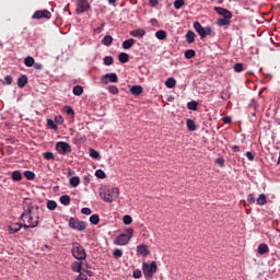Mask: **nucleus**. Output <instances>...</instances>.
<instances>
[{"mask_svg":"<svg viewBox=\"0 0 280 280\" xmlns=\"http://www.w3.org/2000/svg\"><path fill=\"white\" fill-rule=\"evenodd\" d=\"M40 222V207L36 205L31 198H25L23 201V212L20 217V222L12 223L9 226V232L19 233L20 229H36Z\"/></svg>","mask_w":280,"mask_h":280,"instance_id":"1","label":"nucleus"},{"mask_svg":"<svg viewBox=\"0 0 280 280\" xmlns=\"http://www.w3.org/2000/svg\"><path fill=\"white\" fill-rule=\"evenodd\" d=\"M71 254L78 261L86 259V249L78 242L72 243Z\"/></svg>","mask_w":280,"mask_h":280,"instance_id":"2","label":"nucleus"},{"mask_svg":"<svg viewBox=\"0 0 280 280\" xmlns=\"http://www.w3.org/2000/svg\"><path fill=\"white\" fill-rule=\"evenodd\" d=\"M101 198L104 202H114V200L119 198V188H107L101 192Z\"/></svg>","mask_w":280,"mask_h":280,"instance_id":"3","label":"nucleus"},{"mask_svg":"<svg viewBox=\"0 0 280 280\" xmlns=\"http://www.w3.org/2000/svg\"><path fill=\"white\" fill-rule=\"evenodd\" d=\"M158 269L159 267L156 266V261H152L151 264L143 262L142 272L144 279H152V277H154V272H156Z\"/></svg>","mask_w":280,"mask_h":280,"instance_id":"4","label":"nucleus"},{"mask_svg":"<svg viewBox=\"0 0 280 280\" xmlns=\"http://www.w3.org/2000/svg\"><path fill=\"white\" fill-rule=\"evenodd\" d=\"M194 28L197 34H199L200 38H207V36H211V34H213V30H211V26L203 27L200 22H195Z\"/></svg>","mask_w":280,"mask_h":280,"instance_id":"5","label":"nucleus"},{"mask_svg":"<svg viewBox=\"0 0 280 280\" xmlns=\"http://www.w3.org/2000/svg\"><path fill=\"white\" fill-rule=\"evenodd\" d=\"M69 226L70 229H73L74 231H86V222L80 221V219L70 218L69 220Z\"/></svg>","mask_w":280,"mask_h":280,"instance_id":"6","label":"nucleus"},{"mask_svg":"<svg viewBox=\"0 0 280 280\" xmlns=\"http://www.w3.org/2000/svg\"><path fill=\"white\" fill-rule=\"evenodd\" d=\"M89 10H91L89 0H77V14H84V12H89Z\"/></svg>","mask_w":280,"mask_h":280,"instance_id":"7","label":"nucleus"},{"mask_svg":"<svg viewBox=\"0 0 280 280\" xmlns=\"http://www.w3.org/2000/svg\"><path fill=\"white\" fill-rule=\"evenodd\" d=\"M101 82L103 84H108V82L117 83L119 82V78L117 77V73H106L101 78Z\"/></svg>","mask_w":280,"mask_h":280,"instance_id":"8","label":"nucleus"},{"mask_svg":"<svg viewBox=\"0 0 280 280\" xmlns=\"http://www.w3.org/2000/svg\"><path fill=\"white\" fill-rule=\"evenodd\" d=\"M56 150L60 154H69V152H71V144L62 141L57 142Z\"/></svg>","mask_w":280,"mask_h":280,"instance_id":"9","label":"nucleus"},{"mask_svg":"<svg viewBox=\"0 0 280 280\" xmlns=\"http://www.w3.org/2000/svg\"><path fill=\"white\" fill-rule=\"evenodd\" d=\"M114 244L116 246H128L130 244V237L126 236V234H120L115 238Z\"/></svg>","mask_w":280,"mask_h":280,"instance_id":"10","label":"nucleus"},{"mask_svg":"<svg viewBox=\"0 0 280 280\" xmlns=\"http://www.w3.org/2000/svg\"><path fill=\"white\" fill-rule=\"evenodd\" d=\"M32 19L40 20V19H51V12L48 10H38L32 15Z\"/></svg>","mask_w":280,"mask_h":280,"instance_id":"11","label":"nucleus"},{"mask_svg":"<svg viewBox=\"0 0 280 280\" xmlns=\"http://www.w3.org/2000/svg\"><path fill=\"white\" fill-rule=\"evenodd\" d=\"M214 12H217V14H220V16H223V19H233V13L222 7H214Z\"/></svg>","mask_w":280,"mask_h":280,"instance_id":"12","label":"nucleus"},{"mask_svg":"<svg viewBox=\"0 0 280 280\" xmlns=\"http://www.w3.org/2000/svg\"><path fill=\"white\" fill-rule=\"evenodd\" d=\"M137 253L139 255H142V257H148L150 255V250L148 249V245L145 244H140L137 246Z\"/></svg>","mask_w":280,"mask_h":280,"instance_id":"13","label":"nucleus"},{"mask_svg":"<svg viewBox=\"0 0 280 280\" xmlns=\"http://www.w3.org/2000/svg\"><path fill=\"white\" fill-rule=\"evenodd\" d=\"M129 35L132 36L133 38H143L145 36V30L143 28H138L129 32Z\"/></svg>","mask_w":280,"mask_h":280,"instance_id":"14","label":"nucleus"},{"mask_svg":"<svg viewBox=\"0 0 280 280\" xmlns=\"http://www.w3.org/2000/svg\"><path fill=\"white\" fill-rule=\"evenodd\" d=\"M217 25L219 27H225L226 25H231V18H221L217 21Z\"/></svg>","mask_w":280,"mask_h":280,"instance_id":"15","label":"nucleus"},{"mask_svg":"<svg viewBox=\"0 0 280 280\" xmlns=\"http://www.w3.org/2000/svg\"><path fill=\"white\" fill-rule=\"evenodd\" d=\"M131 95H141L143 93V86L141 85H133L130 88Z\"/></svg>","mask_w":280,"mask_h":280,"instance_id":"16","label":"nucleus"},{"mask_svg":"<svg viewBox=\"0 0 280 280\" xmlns=\"http://www.w3.org/2000/svg\"><path fill=\"white\" fill-rule=\"evenodd\" d=\"M27 84V75L22 74L19 79H18V86L19 89H25V85Z\"/></svg>","mask_w":280,"mask_h":280,"instance_id":"17","label":"nucleus"},{"mask_svg":"<svg viewBox=\"0 0 280 280\" xmlns=\"http://www.w3.org/2000/svg\"><path fill=\"white\" fill-rule=\"evenodd\" d=\"M270 248L265 243L260 244L257 248L258 255H266V253H269Z\"/></svg>","mask_w":280,"mask_h":280,"instance_id":"18","label":"nucleus"},{"mask_svg":"<svg viewBox=\"0 0 280 280\" xmlns=\"http://www.w3.org/2000/svg\"><path fill=\"white\" fill-rule=\"evenodd\" d=\"M11 178L14 180V183H21V180H23V175L20 173V171H14Z\"/></svg>","mask_w":280,"mask_h":280,"instance_id":"19","label":"nucleus"},{"mask_svg":"<svg viewBox=\"0 0 280 280\" xmlns=\"http://www.w3.org/2000/svg\"><path fill=\"white\" fill-rule=\"evenodd\" d=\"M71 270H72V272H81L82 271V262H80V261L72 262Z\"/></svg>","mask_w":280,"mask_h":280,"instance_id":"20","label":"nucleus"},{"mask_svg":"<svg viewBox=\"0 0 280 280\" xmlns=\"http://www.w3.org/2000/svg\"><path fill=\"white\" fill-rule=\"evenodd\" d=\"M118 60H119V62H121V65H126V62H128V60H130V56L126 52H120L118 55Z\"/></svg>","mask_w":280,"mask_h":280,"instance_id":"21","label":"nucleus"},{"mask_svg":"<svg viewBox=\"0 0 280 280\" xmlns=\"http://www.w3.org/2000/svg\"><path fill=\"white\" fill-rule=\"evenodd\" d=\"M186 126H187V129H188L190 132H195V130H196V122L194 121V119L188 118V119L186 120Z\"/></svg>","mask_w":280,"mask_h":280,"instance_id":"22","label":"nucleus"},{"mask_svg":"<svg viewBox=\"0 0 280 280\" xmlns=\"http://www.w3.org/2000/svg\"><path fill=\"white\" fill-rule=\"evenodd\" d=\"M186 40L189 44L194 43L196 40V33H194V31H188L186 33Z\"/></svg>","mask_w":280,"mask_h":280,"instance_id":"23","label":"nucleus"},{"mask_svg":"<svg viewBox=\"0 0 280 280\" xmlns=\"http://www.w3.org/2000/svg\"><path fill=\"white\" fill-rule=\"evenodd\" d=\"M155 38H158V40H165V38H167V33L163 30H160L155 33Z\"/></svg>","mask_w":280,"mask_h":280,"instance_id":"24","label":"nucleus"},{"mask_svg":"<svg viewBox=\"0 0 280 280\" xmlns=\"http://www.w3.org/2000/svg\"><path fill=\"white\" fill-rule=\"evenodd\" d=\"M61 205H65V207H68V205H71V197L69 195H62L60 197Z\"/></svg>","mask_w":280,"mask_h":280,"instance_id":"25","label":"nucleus"},{"mask_svg":"<svg viewBox=\"0 0 280 280\" xmlns=\"http://www.w3.org/2000/svg\"><path fill=\"white\" fill-rule=\"evenodd\" d=\"M132 45H135L133 38L126 39L125 42H122V49H130Z\"/></svg>","mask_w":280,"mask_h":280,"instance_id":"26","label":"nucleus"},{"mask_svg":"<svg viewBox=\"0 0 280 280\" xmlns=\"http://www.w3.org/2000/svg\"><path fill=\"white\" fill-rule=\"evenodd\" d=\"M103 45H105V47H110V45H113V36L110 35H106L104 36V38L102 39Z\"/></svg>","mask_w":280,"mask_h":280,"instance_id":"27","label":"nucleus"},{"mask_svg":"<svg viewBox=\"0 0 280 280\" xmlns=\"http://www.w3.org/2000/svg\"><path fill=\"white\" fill-rule=\"evenodd\" d=\"M46 207L49 211H56L58 203L55 200H48Z\"/></svg>","mask_w":280,"mask_h":280,"instance_id":"28","label":"nucleus"},{"mask_svg":"<svg viewBox=\"0 0 280 280\" xmlns=\"http://www.w3.org/2000/svg\"><path fill=\"white\" fill-rule=\"evenodd\" d=\"M72 93H73V95L80 96V95H82V93H84V88H82V85H75L72 89Z\"/></svg>","mask_w":280,"mask_h":280,"instance_id":"29","label":"nucleus"},{"mask_svg":"<svg viewBox=\"0 0 280 280\" xmlns=\"http://www.w3.org/2000/svg\"><path fill=\"white\" fill-rule=\"evenodd\" d=\"M165 86L167 89H174V86H176V80L174 78H168L166 81H165Z\"/></svg>","mask_w":280,"mask_h":280,"instance_id":"30","label":"nucleus"},{"mask_svg":"<svg viewBox=\"0 0 280 280\" xmlns=\"http://www.w3.org/2000/svg\"><path fill=\"white\" fill-rule=\"evenodd\" d=\"M115 62V59H113V57L110 56H106L103 58V65H105V67H110V65H113Z\"/></svg>","mask_w":280,"mask_h":280,"instance_id":"31","label":"nucleus"},{"mask_svg":"<svg viewBox=\"0 0 280 280\" xmlns=\"http://www.w3.org/2000/svg\"><path fill=\"white\" fill-rule=\"evenodd\" d=\"M24 177L26 178V180H34L36 178V174H34V172L32 171H25Z\"/></svg>","mask_w":280,"mask_h":280,"instance_id":"32","label":"nucleus"},{"mask_svg":"<svg viewBox=\"0 0 280 280\" xmlns=\"http://www.w3.org/2000/svg\"><path fill=\"white\" fill-rule=\"evenodd\" d=\"M266 202H267L266 195L260 194L259 197L257 198V205H259V207H264Z\"/></svg>","mask_w":280,"mask_h":280,"instance_id":"33","label":"nucleus"},{"mask_svg":"<svg viewBox=\"0 0 280 280\" xmlns=\"http://www.w3.org/2000/svg\"><path fill=\"white\" fill-rule=\"evenodd\" d=\"M188 110H198V102L191 101L187 103Z\"/></svg>","mask_w":280,"mask_h":280,"instance_id":"34","label":"nucleus"},{"mask_svg":"<svg viewBox=\"0 0 280 280\" xmlns=\"http://www.w3.org/2000/svg\"><path fill=\"white\" fill-rule=\"evenodd\" d=\"M196 56V50L194 49H188L185 51V58H187V60H191V58H194Z\"/></svg>","mask_w":280,"mask_h":280,"instance_id":"35","label":"nucleus"},{"mask_svg":"<svg viewBox=\"0 0 280 280\" xmlns=\"http://www.w3.org/2000/svg\"><path fill=\"white\" fill-rule=\"evenodd\" d=\"M70 185H71V187H78V185H80V177H78V176L71 177Z\"/></svg>","mask_w":280,"mask_h":280,"instance_id":"36","label":"nucleus"},{"mask_svg":"<svg viewBox=\"0 0 280 280\" xmlns=\"http://www.w3.org/2000/svg\"><path fill=\"white\" fill-rule=\"evenodd\" d=\"M113 257H115V259H120V257H124V252L119 248H116L113 252Z\"/></svg>","mask_w":280,"mask_h":280,"instance_id":"37","label":"nucleus"},{"mask_svg":"<svg viewBox=\"0 0 280 280\" xmlns=\"http://www.w3.org/2000/svg\"><path fill=\"white\" fill-rule=\"evenodd\" d=\"M107 91L112 93V95H117V93H119V88H117L116 85H109L107 88Z\"/></svg>","mask_w":280,"mask_h":280,"instance_id":"38","label":"nucleus"},{"mask_svg":"<svg viewBox=\"0 0 280 280\" xmlns=\"http://www.w3.org/2000/svg\"><path fill=\"white\" fill-rule=\"evenodd\" d=\"M91 224H100V215L98 214H92L90 217Z\"/></svg>","mask_w":280,"mask_h":280,"instance_id":"39","label":"nucleus"},{"mask_svg":"<svg viewBox=\"0 0 280 280\" xmlns=\"http://www.w3.org/2000/svg\"><path fill=\"white\" fill-rule=\"evenodd\" d=\"M183 5H185V0H175L174 1L175 10H180V8H183Z\"/></svg>","mask_w":280,"mask_h":280,"instance_id":"40","label":"nucleus"},{"mask_svg":"<svg viewBox=\"0 0 280 280\" xmlns=\"http://www.w3.org/2000/svg\"><path fill=\"white\" fill-rule=\"evenodd\" d=\"M234 71H235V73H242V71H244V65L240 63V62L235 63Z\"/></svg>","mask_w":280,"mask_h":280,"instance_id":"41","label":"nucleus"},{"mask_svg":"<svg viewBox=\"0 0 280 280\" xmlns=\"http://www.w3.org/2000/svg\"><path fill=\"white\" fill-rule=\"evenodd\" d=\"M35 60L33 59V57H26L24 59V65L25 67H32L34 65Z\"/></svg>","mask_w":280,"mask_h":280,"instance_id":"42","label":"nucleus"},{"mask_svg":"<svg viewBox=\"0 0 280 280\" xmlns=\"http://www.w3.org/2000/svg\"><path fill=\"white\" fill-rule=\"evenodd\" d=\"M66 114L70 115V117H75V112L73 110V107L71 106H66L65 107Z\"/></svg>","mask_w":280,"mask_h":280,"instance_id":"43","label":"nucleus"},{"mask_svg":"<svg viewBox=\"0 0 280 280\" xmlns=\"http://www.w3.org/2000/svg\"><path fill=\"white\" fill-rule=\"evenodd\" d=\"M122 222L126 225L132 224V217H130V214L124 215Z\"/></svg>","mask_w":280,"mask_h":280,"instance_id":"44","label":"nucleus"},{"mask_svg":"<svg viewBox=\"0 0 280 280\" xmlns=\"http://www.w3.org/2000/svg\"><path fill=\"white\" fill-rule=\"evenodd\" d=\"M47 126L50 127L51 130H58V125L51 119H47Z\"/></svg>","mask_w":280,"mask_h":280,"instance_id":"45","label":"nucleus"},{"mask_svg":"<svg viewBox=\"0 0 280 280\" xmlns=\"http://www.w3.org/2000/svg\"><path fill=\"white\" fill-rule=\"evenodd\" d=\"M135 233V230L132 228H128L125 230L126 237H129V240H132V235Z\"/></svg>","mask_w":280,"mask_h":280,"instance_id":"46","label":"nucleus"},{"mask_svg":"<svg viewBox=\"0 0 280 280\" xmlns=\"http://www.w3.org/2000/svg\"><path fill=\"white\" fill-rule=\"evenodd\" d=\"M90 156L92 159H100V152L95 149H90Z\"/></svg>","mask_w":280,"mask_h":280,"instance_id":"47","label":"nucleus"},{"mask_svg":"<svg viewBox=\"0 0 280 280\" xmlns=\"http://www.w3.org/2000/svg\"><path fill=\"white\" fill-rule=\"evenodd\" d=\"M95 176H96V178H106V173H104V171H102V170H97L95 172Z\"/></svg>","mask_w":280,"mask_h":280,"instance_id":"48","label":"nucleus"},{"mask_svg":"<svg viewBox=\"0 0 280 280\" xmlns=\"http://www.w3.org/2000/svg\"><path fill=\"white\" fill-rule=\"evenodd\" d=\"M44 159H46V161H54V153L52 152H45L44 153Z\"/></svg>","mask_w":280,"mask_h":280,"instance_id":"49","label":"nucleus"},{"mask_svg":"<svg viewBox=\"0 0 280 280\" xmlns=\"http://www.w3.org/2000/svg\"><path fill=\"white\" fill-rule=\"evenodd\" d=\"M255 201H256L255 195L249 194V195L247 196V202H249V205H255Z\"/></svg>","mask_w":280,"mask_h":280,"instance_id":"50","label":"nucleus"},{"mask_svg":"<svg viewBox=\"0 0 280 280\" xmlns=\"http://www.w3.org/2000/svg\"><path fill=\"white\" fill-rule=\"evenodd\" d=\"M81 213H83V215H91L93 211L91 210V208H82Z\"/></svg>","mask_w":280,"mask_h":280,"instance_id":"51","label":"nucleus"},{"mask_svg":"<svg viewBox=\"0 0 280 280\" xmlns=\"http://www.w3.org/2000/svg\"><path fill=\"white\" fill-rule=\"evenodd\" d=\"M215 164L220 165V167H224V158H219L215 160Z\"/></svg>","mask_w":280,"mask_h":280,"instance_id":"52","label":"nucleus"},{"mask_svg":"<svg viewBox=\"0 0 280 280\" xmlns=\"http://www.w3.org/2000/svg\"><path fill=\"white\" fill-rule=\"evenodd\" d=\"M133 279H141V270L136 269L133 271Z\"/></svg>","mask_w":280,"mask_h":280,"instance_id":"53","label":"nucleus"},{"mask_svg":"<svg viewBox=\"0 0 280 280\" xmlns=\"http://www.w3.org/2000/svg\"><path fill=\"white\" fill-rule=\"evenodd\" d=\"M33 67H34V69H36V71H42V69H43V63H40V62H34Z\"/></svg>","mask_w":280,"mask_h":280,"instance_id":"54","label":"nucleus"},{"mask_svg":"<svg viewBox=\"0 0 280 280\" xmlns=\"http://www.w3.org/2000/svg\"><path fill=\"white\" fill-rule=\"evenodd\" d=\"M246 156H247L248 161H255V154H253V152L247 151Z\"/></svg>","mask_w":280,"mask_h":280,"instance_id":"55","label":"nucleus"},{"mask_svg":"<svg viewBox=\"0 0 280 280\" xmlns=\"http://www.w3.org/2000/svg\"><path fill=\"white\" fill-rule=\"evenodd\" d=\"M4 82H5V84H12V82H13L12 77L11 75L4 77Z\"/></svg>","mask_w":280,"mask_h":280,"instance_id":"56","label":"nucleus"},{"mask_svg":"<svg viewBox=\"0 0 280 280\" xmlns=\"http://www.w3.org/2000/svg\"><path fill=\"white\" fill-rule=\"evenodd\" d=\"M149 4L151 8H156V5H159V0H149Z\"/></svg>","mask_w":280,"mask_h":280,"instance_id":"57","label":"nucleus"},{"mask_svg":"<svg viewBox=\"0 0 280 280\" xmlns=\"http://www.w3.org/2000/svg\"><path fill=\"white\" fill-rule=\"evenodd\" d=\"M75 280H89V278L86 277V275L80 273Z\"/></svg>","mask_w":280,"mask_h":280,"instance_id":"58","label":"nucleus"},{"mask_svg":"<svg viewBox=\"0 0 280 280\" xmlns=\"http://www.w3.org/2000/svg\"><path fill=\"white\" fill-rule=\"evenodd\" d=\"M232 119L229 116L223 117V124H231Z\"/></svg>","mask_w":280,"mask_h":280,"instance_id":"59","label":"nucleus"},{"mask_svg":"<svg viewBox=\"0 0 280 280\" xmlns=\"http://www.w3.org/2000/svg\"><path fill=\"white\" fill-rule=\"evenodd\" d=\"M83 183H84L85 185H89V183H91V179L89 178V176H84V177H83Z\"/></svg>","mask_w":280,"mask_h":280,"instance_id":"60","label":"nucleus"},{"mask_svg":"<svg viewBox=\"0 0 280 280\" xmlns=\"http://www.w3.org/2000/svg\"><path fill=\"white\" fill-rule=\"evenodd\" d=\"M232 150L233 152H240V145H233Z\"/></svg>","mask_w":280,"mask_h":280,"instance_id":"61","label":"nucleus"},{"mask_svg":"<svg viewBox=\"0 0 280 280\" xmlns=\"http://www.w3.org/2000/svg\"><path fill=\"white\" fill-rule=\"evenodd\" d=\"M57 124H62V116H59V118H56Z\"/></svg>","mask_w":280,"mask_h":280,"instance_id":"62","label":"nucleus"},{"mask_svg":"<svg viewBox=\"0 0 280 280\" xmlns=\"http://www.w3.org/2000/svg\"><path fill=\"white\" fill-rule=\"evenodd\" d=\"M109 5H115V3H117V0H107Z\"/></svg>","mask_w":280,"mask_h":280,"instance_id":"63","label":"nucleus"},{"mask_svg":"<svg viewBox=\"0 0 280 280\" xmlns=\"http://www.w3.org/2000/svg\"><path fill=\"white\" fill-rule=\"evenodd\" d=\"M86 276H88V277H93V271L86 270Z\"/></svg>","mask_w":280,"mask_h":280,"instance_id":"64","label":"nucleus"}]
</instances>
